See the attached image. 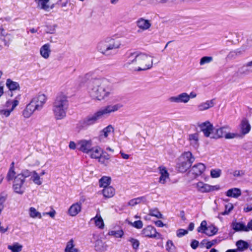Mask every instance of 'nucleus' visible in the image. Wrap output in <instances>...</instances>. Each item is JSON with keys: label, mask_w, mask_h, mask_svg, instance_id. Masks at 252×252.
Returning a JSON list of instances; mask_svg holds the SVG:
<instances>
[{"label": "nucleus", "mask_w": 252, "mask_h": 252, "mask_svg": "<svg viewBox=\"0 0 252 252\" xmlns=\"http://www.w3.org/2000/svg\"><path fill=\"white\" fill-rule=\"evenodd\" d=\"M31 179L36 185H40L42 184V181H41L40 176L34 170L33 171V173L31 177Z\"/></svg>", "instance_id": "obj_44"}, {"label": "nucleus", "mask_w": 252, "mask_h": 252, "mask_svg": "<svg viewBox=\"0 0 252 252\" xmlns=\"http://www.w3.org/2000/svg\"><path fill=\"white\" fill-rule=\"evenodd\" d=\"M67 96L63 93H59L53 103L52 111L56 120H63L66 117L68 108Z\"/></svg>", "instance_id": "obj_4"}, {"label": "nucleus", "mask_w": 252, "mask_h": 252, "mask_svg": "<svg viewBox=\"0 0 252 252\" xmlns=\"http://www.w3.org/2000/svg\"><path fill=\"white\" fill-rule=\"evenodd\" d=\"M23 246L18 243H15L13 245H8V249L11 250L12 252H20L22 251Z\"/></svg>", "instance_id": "obj_43"}, {"label": "nucleus", "mask_w": 252, "mask_h": 252, "mask_svg": "<svg viewBox=\"0 0 252 252\" xmlns=\"http://www.w3.org/2000/svg\"><path fill=\"white\" fill-rule=\"evenodd\" d=\"M51 46L49 43H46L41 46L40 49V55L45 59L49 58L51 53Z\"/></svg>", "instance_id": "obj_22"}, {"label": "nucleus", "mask_w": 252, "mask_h": 252, "mask_svg": "<svg viewBox=\"0 0 252 252\" xmlns=\"http://www.w3.org/2000/svg\"><path fill=\"white\" fill-rule=\"evenodd\" d=\"M213 60V58L211 56H204L200 59L199 64L200 65H203L205 64L209 63Z\"/></svg>", "instance_id": "obj_46"}, {"label": "nucleus", "mask_w": 252, "mask_h": 252, "mask_svg": "<svg viewBox=\"0 0 252 252\" xmlns=\"http://www.w3.org/2000/svg\"><path fill=\"white\" fill-rule=\"evenodd\" d=\"M245 171L243 170H235L233 173V175L234 177H242L245 175Z\"/></svg>", "instance_id": "obj_60"}, {"label": "nucleus", "mask_w": 252, "mask_h": 252, "mask_svg": "<svg viewBox=\"0 0 252 252\" xmlns=\"http://www.w3.org/2000/svg\"><path fill=\"white\" fill-rule=\"evenodd\" d=\"M6 86L10 91H15L20 89V86L18 82H15L10 79H7L6 82Z\"/></svg>", "instance_id": "obj_33"}, {"label": "nucleus", "mask_w": 252, "mask_h": 252, "mask_svg": "<svg viewBox=\"0 0 252 252\" xmlns=\"http://www.w3.org/2000/svg\"><path fill=\"white\" fill-rule=\"evenodd\" d=\"M93 141L92 140L82 139L77 143L78 150L84 153L89 154L93 148Z\"/></svg>", "instance_id": "obj_9"}, {"label": "nucleus", "mask_w": 252, "mask_h": 252, "mask_svg": "<svg viewBox=\"0 0 252 252\" xmlns=\"http://www.w3.org/2000/svg\"><path fill=\"white\" fill-rule=\"evenodd\" d=\"M37 110L35 107L30 102L23 110L22 115L25 118H30L35 110Z\"/></svg>", "instance_id": "obj_23"}, {"label": "nucleus", "mask_w": 252, "mask_h": 252, "mask_svg": "<svg viewBox=\"0 0 252 252\" xmlns=\"http://www.w3.org/2000/svg\"><path fill=\"white\" fill-rule=\"evenodd\" d=\"M33 173V171H30L28 169H23L22 170L21 172L17 175V176L21 178L22 179L26 181V178L29 177L30 176L32 177V174Z\"/></svg>", "instance_id": "obj_38"}, {"label": "nucleus", "mask_w": 252, "mask_h": 252, "mask_svg": "<svg viewBox=\"0 0 252 252\" xmlns=\"http://www.w3.org/2000/svg\"><path fill=\"white\" fill-rule=\"evenodd\" d=\"M237 136L238 134L236 133L228 132L227 131L224 137L225 139H233L236 137Z\"/></svg>", "instance_id": "obj_62"}, {"label": "nucleus", "mask_w": 252, "mask_h": 252, "mask_svg": "<svg viewBox=\"0 0 252 252\" xmlns=\"http://www.w3.org/2000/svg\"><path fill=\"white\" fill-rule=\"evenodd\" d=\"M115 193V189L111 186L104 188L102 190L103 196L106 198H111L113 197Z\"/></svg>", "instance_id": "obj_35"}, {"label": "nucleus", "mask_w": 252, "mask_h": 252, "mask_svg": "<svg viewBox=\"0 0 252 252\" xmlns=\"http://www.w3.org/2000/svg\"><path fill=\"white\" fill-rule=\"evenodd\" d=\"M208 227L207 226V222L206 220H203L200 224L199 227L197 228V231L198 232H203L205 233Z\"/></svg>", "instance_id": "obj_49"}, {"label": "nucleus", "mask_w": 252, "mask_h": 252, "mask_svg": "<svg viewBox=\"0 0 252 252\" xmlns=\"http://www.w3.org/2000/svg\"><path fill=\"white\" fill-rule=\"evenodd\" d=\"M225 194L228 197L237 198L241 195V190L240 189L234 188L228 189Z\"/></svg>", "instance_id": "obj_28"}, {"label": "nucleus", "mask_w": 252, "mask_h": 252, "mask_svg": "<svg viewBox=\"0 0 252 252\" xmlns=\"http://www.w3.org/2000/svg\"><path fill=\"white\" fill-rule=\"evenodd\" d=\"M188 140L189 144L195 148L199 146V134L197 132L189 134L188 136Z\"/></svg>", "instance_id": "obj_19"}, {"label": "nucleus", "mask_w": 252, "mask_h": 252, "mask_svg": "<svg viewBox=\"0 0 252 252\" xmlns=\"http://www.w3.org/2000/svg\"><path fill=\"white\" fill-rule=\"evenodd\" d=\"M121 42L110 37H107L100 41L97 45V49L101 54L104 55L110 54V51L120 48Z\"/></svg>", "instance_id": "obj_5"}, {"label": "nucleus", "mask_w": 252, "mask_h": 252, "mask_svg": "<svg viewBox=\"0 0 252 252\" xmlns=\"http://www.w3.org/2000/svg\"><path fill=\"white\" fill-rule=\"evenodd\" d=\"M124 233L122 229H120L118 230H111L108 233L109 236H112L116 238H122L124 236Z\"/></svg>", "instance_id": "obj_41"}, {"label": "nucleus", "mask_w": 252, "mask_h": 252, "mask_svg": "<svg viewBox=\"0 0 252 252\" xmlns=\"http://www.w3.org/2000/svg\"><path fill=\"white\" fill-rule=\"evenodd\" d=\"M122 107L123 105L120 103L104 107L80 120L77 124V127L80 129L92 126L97 123L100 119L109 115L111 113L118 111Z\"/></svg>", "instance_id": "obj_3"}, {"label": "nucleus", "mask_w": 252, "mask_h": 252, "mask_svg": "<svg viewBox=\"0 0 252 252\" xmlns=\"http://www.w3.org/2000/svg\"><path fill=\"white\" fill-rule=\"evenodd\" d=\"M220 185H217L215 186H211L209 185V192L214 191L215 190H219L220 189Z\"/></svg>", "instance_id": "obj_61"}, {"label": "nucleus", "mask_w": 252, "mask_h": 252, "mask_svg": "<svg viewBox=\"0 0 252 252\" xmlns=\"http://www.w3.org/2000/svg\"><path fill=\"white\" fill-rule=\"evenodd\" d=\"M190 166V162H186L184 161H179V162L177 164L178 171L182 173L186 172Z\"/></svg>", "instance_id": "obj_34"}, {"label": "nucleus", "mask_w": 252, "mask_h": 252, "mask_svg": "<svg viewBox=\"0 0 252 252\" xmlns=\"http://www.w3.org/2000/svg\"><path fill=\"white\" fill-rule=\"evenodd\" d=\"M91 221H93L97 228L101 229L104 228V223L99 213H97L94 217L91 219Z\"/></svg>", "instance_id": "obj_27"}, {"label": "nucleus", "mask_w": 252, "mask_h": 252, "mask_svg": "<svg viewBox=\"0 0 252 252\" xmlns=\"http://www.w3.org/2000/svg\"><path fill=\"white\" fill-rule=\"evenodd\" d=\"M252 63L250 61L244 64L238 69V73L241 75H247L252 73Z\"/></svg>", "instance_id": "obj_16"}, {"label": "nucleus", "mask_w": 252, "mask_h": 252, "mask_svg": "<svg viewBox=\"0 0 252 252\" xmlns=\"http://www.w3.org/2000/svg\"><path fill=\"white\" fill-rule=\"evenodd\" d=\"M111 182V178L107 176L102 177L99 181L100 187L105 188L109 186Z\"/></svg>", "instance_id": "obj_40"}, {"label": "nucleus", "mask_w": 252, "mask_h": 252, "mask_svg": "<svg viewBox=\"0 0 252 252\" xmlns=\"http://www.w3.org/2000/svg\"><path fill=\"white\" fill-rule=\"evenodd\" d=\"M57 26L56 24L46 26V32L50 34H53L56 32Z\"/></svg>", "instance_id": "obj_54"}, {"label": "nucleus", "mask_w": 252, "mask_h": 252, "mask_svg": "<svg viewBox=\"0 0 252 252\" xmlns=\"http://www.w3.org/2000/svg\"><path fill=\"white\" fill-rule=\"evenodd\" d=\"M114 127L111 125H108L100 132L99 138H107L110 133L114 132Z\"/></svg>", "instance_id": "obj_30"}, {"label": "nucleus", "mask_w": 252, "mask_h": 252, "mask_svg": "<svg viewBox=\"0 0 252 252\" xmlns=\"http://www.w3.org/2000/svg\"><path fill=\"white\" fill-rule=\"evenodd\" d=\"M64 252H79L78 250L75 248L74 240L72 239L67 242Z\"/></svg>", "instance_id": "obj_36"}, {"label": "nucleus", "mask_w": 252, "mask_h": 252, "mask_svg": "<svg viewBox=\"0 0 252 252\" xmlns=\"http://www.w3.org/2000/svg\"><path fill=\"white\" fill-rule=\"evenodd\" d=\"M56 214V211L54 209H52V211L49 212H45L43 213V215L44 216L45 215H48L52 218H54L55 215Z\"/></svg>", "instance_id": "obj_64"}, {"label": "nucleus", "mask_w": 252, "mask_h": 252, "mask_svg": "<svg viewBox=\"0 0 252 252\" xmlns=\"http://www.w3.org/2000/svg\"><path fill=\"white\" fill-rule=\"evenodd\" d=\"M146 197L143 196L131 199L128 202V205L133 207L140 203L145 204L146 203Z\"/></svg>", "instance_id": "obj_29"}, {"label": "nucleus", "mask_w": 252, "mask_h": 252, "mask_svg": "<svg viewBox=\"0 0 252 252\" xmlns=\"http://www.w3.org/2000/svg\"><path fill=\"white\" fill-rule=\"evenodd\" d=\"M47 96L43 94H38L30 101L37 110H41L47 100Z\"/></svg>", "instance_id": "obj_6"}, {"label": "nucleus", "mask_w": 252, "mask_h": 252, "mask_svg": "<svg viewBox=\"0 0 252 252\" xmlns=\"http://www.w3.org/2000/svg\"><path fill=\"white\" fill-rule=\"evenodd\" d=\"M110 158V156L106 152L104 151L103 149H102V154H101V156L100 159L99 160V162L100 164L106 165V161L109 160Z\"/></svg>", "instance_id": "obj_39"}, {"label": "nucleus", "mask_w": 252, "mask_h": 252, "mask_svg": "<svg viewBox=\"0 0 252 252\" xmlns=\"http://www.w3.org/2000/svg\"><path fill=\"white\" fill-rule=\"evenodd\" d=\"M49 1L50 0H34L37 4V7L45 11H49L50 9H52L54 7L53 5L51 6L49 5Z\"/></svg>", "instance_id": "obj_17"}, {"label": "nucleus", "mask_w": 252, "mask_h": 252, "mask_svg": "<svg viewBox=\"0 0 252 252\" xmlns=\"http://www.w3.org/2000/svg\"><path fill=\"white\" fill-rule=\"evenodd\" d=\"M91 76V73H87L84 75L80 76L79 78V81L81 83H85Z\"/></svg>", "instance_id": "obj_58"}, {"label": "nucleus", "mask_w": 252, "mask_h": 252, "mask_svg": "<svg viewBox=\"0 0 252 252\" xmlns=\"http://www.w3.org/2000/svg\"><path fill=\"white\" fill-rule=\"evenodd\" d=\"M94 247L96 251L103 252L107 250L108 246L105 242L98 239L95 242Z\"/></svg>", "instance_id": "obj_31"}, {"label": "nucleus", "mask_w": 252, "mask_h": 252, "mask_svg": "<svg viewBox=\"0 0 252 252\" xmlns=\"http://www.w3.org/2000/svg\"><path fill=\"white\" fill-rule=\"evenodd\" d=\"M128 241L129 242H130V243L132 245V248L134 250H137L138 249L139 245H140V243H139V241L137 239L133 238H130L128 239Z\"/></svg>", "instance_id": "obj_48"}, {"label": "nucleus", "mask_w": 252, "mask_h": 252, "mask_svg": "<svg viewBox=\"0 0 252 252\" xmlns=\"http://www.w3.org/2000/svg\"><path fill=\"white\" fill-rule=\"evenodd\" d=\"M29 214L30 217L32 219L38 218L41 219L42 216L40 212L37 211L34 207H30L29 209Z\"/></svg>", "instance_id": "obj_37"}, {"label": "nucleus", "mask_w": 252, "mask_h": 252, "mask_svg": "<svg viewBox=\"0 0 252 252\" xmlns=\"http://www.w3.org/2000/svg\"><path fill=\"white\" fill-rule=\"evenodd\" d=\"M194 188L199 192L204 193L209 192V184L205 183L202 181L198 182L194 184Z\"/></svg>", "instance_id": "obj_21"}, {"label": "nucleus", "mask_w": 252, "mask_h": 252, "mask_svg": "<svg viewBox=\"0 0 252 252\" xmlns=\"http://www.w3.org/2000/svg\"><path fill=\"white\" fill-rule=\"evenodd\" d=\"M158 169L160 174L159 182L160 184H164L166 183V179L169 178V173L166 168L164 166H159Z\"/></svg>", "instance_id": "obj_24"}, {"label": "nucleus", "mask_w": 252, "mask_h": 252, "mask_svg": "<svg viewBox=\"0 0 252 252\" xmlns=\"http://www.w3.org/2000/svg\"><path fill=\"white\" fill-rule=\"evenodd\" d=\"M205 170V166L204 164L199 163L193 165L189 171V174L192 175L193 178L201 175Z\"/></svg>", "instance_id": "obj_12"}, {"label": "nucleus", "mask_w": 252, "mask_h": 252, "mask_svg": "<svg viewBox=\"0 0 252 252\" xmlns=\"http://www.w3.org/2000/svg\"><path fill=\"white\" fill-rule=\"evenodd\" d=\"M221 174V170L220 169H213L210 171V176L213 178H219Z\"/></svg>", "instance_id": "obj_45"}, {"label": "nucleus", "mask_w": 252, "mask_h": 252, "mask_svg": "<svg viewBox=\"0 0 252 252\" xmlns=\"http://www.w3.org/2000/svg\"><path fill=\"white\" fill-rule=\"evenodd\" d=\"M215 105L214 99L203 102L197 105V109L199 111H203L213 107Z\"/></svg>", "instance_id": "obj_20"}, {"label": "nucleus", "mask_w": 252, "mask_h": 252, "mask_svg": "<svg viewBox=\"0 0 252 252\" xmlns=\"http://www.w3.org/2000/svg\"><path fill=\"white\" fill-rule=\"evenodd\" d=\"M15 176H16L15 170L9 169L6 178L8 181H10L13 179L14 180Z\"/></svg>", "instance_id": "obj_52"}, {"label": "nucleus", "mask_w": 252, "mask_h": 252, "mask_svg": "<svg viewBox=\"0 0 252 252\" xmlns=\"http://www.w3.org/2000/svg\"><path fill=\"white\" fill-rule=\"evenodd\" d=\"M150 215L155 217L158 219H162L163 218L162 215L157 209L150 210Z\"/></svg>", "instance_id": "obj_50"}, {"label": "nucleus", "mask_w": 252, "mask_h": 252, "mask_svg": "<svg viewBox=\"0 0 252 252\" xmlns=\"http://www.w3.org/2000/svg\"><path fill=\"white\" fill-rule=\"evenodd\" d=\"M136 24L137 27L143 31L149 30L152 25L150 20L143 18L138 19Z\"/></svg>", "instance_id": "obj_13"}, {"label": "nucleus", "mask_w": 252, "mask_h": 252, "mask_svg": "<svg viewBox=\"0 0 252 252\" xmlns=\"http://www.w3.org/2000/svg\"><path fill=\"white\" fill-rule=\"evenodd\" d=\"M166 249L169 252H171L173 251L174 249V245L172 241L168 240L167 241L166 245Z\"/></svg>", "instance_id": "obj_57"}, {"label": "nucleus", "mask_w": 252, "mask_h": 252, "mask_svg": "<svg viewBox=\"0 0 252 252\" xmlns=\"http://www.w3.org/2000/svg\"><path fill=\"white\" fill-rule=\"evenodd\" d=\"M236 246L239 251H244L247 249L249 246V244L243 240H239L236 242Z\"/></svg>", "instance_id": "obj_42"}, {"label": "nucleus", "mask_w": 252, "mask_h": 252, "mask_svg": "<svg viewBox=\"0 0 252 252\" xmlns=\"http://www.w3.org/2000/svg\"><path fill=\"white\" fill-rule=\"evenodd\" d=\"M198 127L201 131L203 132L204 136L206 137H211L214 134H212L214 126L213 125L208 121L198 124Z\"/></svg>", "instance_id": "obj_8"}, {"label": "nucleus", "mask_w": 252, "mask_h": 252, "mask_svg": "<svg viewBox=\"0 0 252 252\" xmlns=\"http://www.w3.org/2000/svg\"><path fill=\"white\" fill-rule=\"evenodd\" d=\"M112 91L110 83L105 79H94L88 83V94L94 100H105L112 94Z\"/></svg>", "instance_id": "obj_1"}, {"label": "nucleus", "mask_w": 252, "mask_h": 252, "mask_svg": "<svg viewBox=\"0 0 252 252\" xmlns=\"http://www.w3.org/2000/svg\"><path fill=\"white\" fill-rule=\"evenodd\" d=\"M11 104H12V107L10 109V110L12 112L14 110L15 107L19 104V101L16 99L12 101H7L6 102V106L8 107L9 105Z\"/></svg>", "instance_id": "obj_53"}, {"label": "nucleus", "mask_w": 252, "mask_h": 252, "mask_svg": "<svg viewBox=\"0 0 252 252\" xmlns=\"http://www.w3.org/2000/svg\"><path fill=\"white\" fill-rule=\"evenodd\" d=\"M188 231L183 229H179L177 231V236L178 237H182V236L188 234Z\"/></svg>", "instance_id": "obj_59"}, {"label": "nucleus", "mask_w": 252, "mask_h": 252, "mask_svg": "<svg viewBox=\"0 0 252 252\" xmlns=\"http://www.w3.org/2000/svg\"><path fill=\"white\" fill-rule=\"evenodd\" d=\"M128 224L137 229H141L143 226V222L140 220L135 221L133 222L128 221Z\"/></svg>", "instance_id": "obj_51"}, {"label": "nucleus", "mask_w": 252, "mask_h": 252, "mask_svg": "<svg viewBox=\"0 0 252 252\" xmlns=\"http://www.w3.org/2000/svg\"><path fill=\"white\" fill-rule=\"evenodd\" d=\"M25 181L16 175L14 178L12 188L14 191L17 194L22 195L24 192L25 189L24 187V184Z\"/></svg>", "instance_id": "obj_7"}, {"label": "nucleus", "mask_w": 252, "mask_h": 252, "mask_svg": "<svg viewBox=\"0 0 252 252\" xmlns=\"http://www.w3.org/2000/svg\"><path fill=\"white\" fill-rule=\"evenodd\" d=\"M230 129V127H229V126L227 125L223 126L216 129V133L214 134V135H212V136H211V138L217 139L223 137H224L226 132L229 131Z\"/></svg>", "instance_id": "obj_14"}, {"label": "nucleus", "mask_w": 252, "mask_h": 252, "mask_svg": "<svg viewBox=\"0 0 252 252\" xmlns=\"http://www.w3.org/2000/svg\"><path fill=\"white\" fill-rule=\"evenodd\" d=\"M102 149L98 146L93 147L88 154L91 158L96 159L99 162L101 154H102Z\"/></svg>", "instance_id": "obj_15"}, {"label": "nucleus", "mask_w": 252, "mask_h": 252, "mask_svg": "<svg viewBox=\"0 0 252 252\" xmlns=\"http://www.w3.org/2000/svg\"><path fill=\"white\" fill-rule=\"evenodd\" d=\"M6 199V196L1 194L0 195V214L4 208V203Z\"/></svg>", "instance_id": "obj_55"}, {"label": "nucleus", "mask_w": 252, "mask_h": 252, "mask_svg": "<svg viewBox=\"0 0 252 252\" xmlns=\"http://www.w3.org/2000/svg\"><path fill=\"white\" fill-rule=\"evenodd\" d=\"M233 229L235 231L247 232L246 225L243 222H233L231 224Z\"/></svg>", "instance_id": "obj_32"}, {"label": "nucleus", "mask_w": 252, "mask_h": 252, "mask_svg": "<svg viewBox=\"0 0 252 252\" xmlns=\"http://www.w3.org/2000/svg\"><path fill=\"white\" fill-rule=\"evenodd\" d=\"M152 57L145 53H130L127 57L124 66L132 71L146 70L153 66Z\"/></svg>", "instance_id": "obj_2"}, {"label": "nucleus", "mask_w": 252, "mask_h": 252, "mask_svg": "<svg viewBox=\"0 0 252 252\" xmlns=\"http://www.w3.org/2000/svg\"><path fill=\"white\" fill-rule=\"evenodd\" d=\"M227 207L228 206H225V210L224 212L221 213L222 215H228L233 208V206L232 204H230L228 210H227Z\"/></svg>", "instance_id": "obj_63"}, {"label": "nucleus", "mask_w": 252, "mask_h": 252, "mask_svg": "<svg viewBox=\"0 0 252 252\" xmlns=\"http://www.w3.org/2000/svg\"><path fill=\"white\" fill-rule=\"evenodd\" d=\"M218 231V229L214 226H208L205 234L208 236H213L216 234Z\"/></svg>", "instance_id": "obj_47"}, {"label": "nucleus", "mask_w": 252, "mask_h": 252, "mask_svg": "<svg viewBox=\"0 0 252 252\" xmlns=\"http://www.w3.org/2000/svg\"><path fill=\"white\" fill-rule=\"evenodd\" d=\"M187 93H182L178 95L172 96L168 98V101L171 103H187Z\"/></svg>", "instance_id": "obj_10"}, {"label": "nucleus", "mask_w": 252, "mask_h": 252, "mask_svg": "<svg viewBox=\"0 0 252 252\" xmlns=\"http://www.w3.org/2000/svg\"><path fill=\"white\" fill-rule=\"evenodd\" d=\"M12 111L10 109H0V115L8 117L10 116Z\"/></svg>", "instance_id": "obj_56"}, {"label": "nucleus", "mask_w": 252, "mask_h": 252, "mask_svg": "<svg viewBox=\"0 0 252 252\" xmlns=\"http://www.w3.org/2000/svg\"><path fill=\"white\" fill-rule=\"evenodd\" d=\"M194 158L190 152H184L179 158V161H184L186 162H190V165L194 161Z\"/></svg>", "instance_id": "obj_25"}, {"label": "nucleus", "mask_w": 252, "mask_h": 252, "mask_svg": "<svg viewBox=\"0 0 252 252\" xmlns=\"http://www.w3.org/2000/svg\"><path fill=\"white\" fill-rule=\"evenodd\" d=\"M240 128L242 134L245 135L250 132L251 126L249 121L247 119H244L241 121Z\"/></svg>", "instance_id": "obj_26"}, {"label": "nucleus", "mask_w": 252, "mask_h": 252, "mask_svg": "<svg viewBox=\"0 0 252 252\" xmlns=\"http://www.w3.org/2000/svg\"><path fill=\"white\" fill-rule=\"evenodd\" d=\"M81 203L77 202L73 204L68 209V214L71 217H75L81 211Z\"/></svg>", "instance_id": "obj_18"}, {"label": "nucleus", "mask_w": 252, "mask_h": 252, "mask_svg": "<svg viewBox=\"0 0 252 252\" xmlns=\"http://www.w3.org/2000/svg\"><path fill=\"white\" fill-rule=\"evenodd\" d=\"M141 235L143 237L149 238H159L160 236V234L151 225H148L144 228L142 230Z\"/></svg>", "instance_id": "obj_11"}]
</instances>
